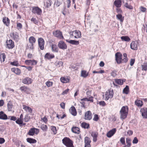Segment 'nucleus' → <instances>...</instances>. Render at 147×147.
<instances>
[{
	"mask_svg": "<svg viewBox=\"0 0 147 147\" xmlns=\"http://www.w3.org/2000/svg\"><path fill=\"white\" fill-rule=\"evenodd\" d=\"M67 42H69V43L74 45H78L79 44V42L78 41H76L74 40H69L67 39L66 40Z\"/></svg>",
	"mask_w": 147,
	"mask_h": 147,
	"instance_id": "26",
	"label": "nucleus"
},
{
	"mask_svg": "<svg viewBox=\"0 0 147 147\" xmlns=\"http://www.w3.org/2000/svg\"><path fill=\"white\" fill-rule=\"evenodd\" d=\"M30 119V117L28 115H26L25 116L24 120L25 122H28Z\"/></svg>",
	"mask_w": 147,
	"mask_h": 147,
	"instance_id": "52",
	"label": "nucleus"
},
{
	"mask_svg": "<svg viewBox=\"0 0 147 147\" xmlns=\"http://www.w3.org/2000/svg\"><path fill=\"white\" fill-rule=\"evenodd\" d=\"M84 140L85 144H90L91 142L90 139L87 137L85 138Z\"/></svg>",
	"mask_w": 147,
	"mask_h": 147,
	"instance_id": "46",
	"label": "nucleus"
},
{
	"mask_svg": "<svg viewBox=\"0 0 147 147\" xmlns=\"http://www.w3.org/2000/svg\"><path fill=\"white\" fill-rule=\"evenodd\" d=\"M8 111H12L13 110V105L11 102H9L7 104Z\"/></svg>",
	"mask_w": 147,
	"mask_h": 147,
	"instance_id": "39",
	"label": "nucleus"
},
{
	"mask_svg": "<svg viewBox=\"0 0 147 147\" xmlns=\"http://www.w3.org/2000/svg\"><path fill=\"white\" fill-rule=\"evenodd\" d=\"M58 46L60 49L63 50L66 49L67 48V45L62 40H61L59 42Z\"/></svg>",
	"mask_w": 147,
	"mask_h": 147,
	"instance_id": "11",
	"label": "nucleus"
},
{
	"mask_svg": "<svg viewBox=\"0 0 147 147\" xmlns=\"http://www.w3.org/2000/svg\"><path fill=\"white\" fill-rule=\"evenodd\" d=\"M70 112L71 113L73 116H75L77 115V112L75 107H72L70 109Z\"/></svg>",
	"mask_w": 147,
	"mask_h": 147,
	"instance_id": "25",
	"label": "nucleus"
},
{
	"mask_svg": "<svg viewBox=\"0 0 147 147\" xmlns=\"http://www.w3.org/2000/svg\"><path fill=\"white\" fill-rule=\"evenodd\" d=\"M3 22L4 24L8 26L9 24V20L8 18L4 17L3 19Z\"/></svg>",
	"mask_w": 147,
	"mask_h": 147,
	"instance_id": "28",
	"label": "nucleus"
},
{
	"mask_svg": "<svg viewBox=\"0 0 147 147\" xmlns=\"http://www.w3.org/2000/svg\"><path fill=\"white\" fill-rule=\"evenodd\" d=\"M52 51L53 52H58V48L56 45H52L51 46Z\"/></svg>",
	"mask_w": 147,
	"mask_h": 147,
	"instance_id": "32",
	"label": "nucleus"
},
{
	"mask_svg": "<svg viewBox=\"0 0 147 147\" xmlns=\"http://www.w3.org/2000/svg\"><path fill=\"white\" fill-rule=\"evenodd\" d=\"M11 70L12 72H13L17 75H19L21 73L20 70L18 68H12Z\"/></svg>",
	"mask_w": 147,
	"mask_h": 147,
	"instance_id": "21",
	"label": "nucleus"
},
{
	"mask_svg": "<svg viewBox=\"0 0 147 147\" xmlns=\"http://www.w3.org/2000/svg\"><path fill=\"white\" fill-rule=\"evenodd\" d=\"M138 140L137 138L135 137L134 138V139L132 141V143L134 144H136L138 142Z\"/></svg>",
	"mask_w": 147,
	"mask_h": 147,
	"instance_id": "60",
	"label": "nucleus"
},
{
	"mask_svg": "<svg viewBox=\"0 0 147 147\" xmlns=\"http://www.w3.org/2000/svg\"><path fill=\"white\" fill-rule=\"evenodd\" d=\"M16 122L18 124L22 125L23 123V121L19 118L17 120L16 119Z\"/></svg>",
	"mask_w": 147,
	"mask_h": 147,
	"instance_id": "50",
	"label": "nucleus"
},
{
	"mask_svg": "<svg viewBox=\"0 0 147 147\" xmlns=\"http://www.w3.org/2000/svg\"><path fill=\"white\" fill-rule=\"evenodd\" d=\"M26 140L30 144L36 143L37 142L36 140L30 138H27Z\"/></svg>",
	"mask_w": 147,
	"mask_h": 147,
	"instance_id": "35",
	"label": "nucleus"
},
{
	"mask_svg": "<svg viewBox=\"0 0 147 147\" xmlns=\"http://www.w3.org/2000/svg\"><path fill=\"white\" fill-rule=\"evenodd\" d=\"M116 61L118 64H120L122 63V54L119 52L115 54Z\"/></svg>",
	"mask_w": 147,
	"mask_h": 147,
	"instance_id": "6",
	"label": "nucleus"
},
{
	"mask_svg": "<svg viewBox=\"0 0 147 147\" xmlns=\"http://www.w3.org/2000/svg\"><path fill=\"white\" fill-rule=\"evenodd\" d=\"M32 82V79L29 77L25 78L22 81V82L23 83L28 85L31 84Z\"/></svg>",
	"mask_w": 147,
	"mask_h": 147,
	"instance_id": "12",
	"label": "nucleus"
},
{
	"mask_svg": "<svg viewBox=\"0 0 147 147\" xmlns=\"http://www.w3.org/2000/svg\"><path fill=\"white\" fill-rule=\"evenodd\" d=\"M38 44L39 48L42 50L44 49L45 41L42 38H40L38 40Z\"/></svg>",
	"mask_w": 147,
	"mask_h": 147,
	"instance_id": "9",
	"label": "nucleus"
},
{
	"mask_svg": "<svg viewBox=\"0 0 147 147\" xmlns=\"http://www.w3.org/2000/svg\"><path fill=\"white\" fill-rule=\"evenodd\" d=\"M135 104L138 107H141L143 105V101L139 99H137L135 102Z\"/></svg>",
	"mask_w": 147,
	"mask_h": 147,
	"instance_id": "20",
	"label": "nucleus"
},
{
	"mask_svg": "<svg viewBox=\"0 0 147 147\" xmlns=\"http://www.w3.org/2000/svg\"><path fill=\"white\" fill-rule=\"evenodd\" d=\"M25 62L26 64L29 65H36L37 63L36 61L34 60H26L25 61Z\"/></svg>",
	"mask_w": 147,
	"mask_h": 147,
	"instance_id": "17",
	"label": "nucleus"
},
{
	"mask_svg": "<svg viewBox=\"0 0 147 147\" xmlns=\"http://www.w3.org/2000/svg\"><path fill=\"white\" fill-rule=\"evenodd\" d=\"M70 37H74L75 38H78L82 37L81 32L79 30H75L69 32Z\"/></svg>",
	"mask_w": 147,
	"mask_h": 147,
	"instance_id": "3",
	"label": "nucleus"
},
{
	"mask_svg": "<svg viewBox=\"0 0 147 147\" xmlns=\"http://www.w3.org/2000/svg\"><path fill=\"white\" fill-rule=\"evenodd\" d=\"M31 21L35 24L37 25L38 24V20L36 18L32 17L31 19Z\"/></svg>",
	"mask_w": 147,
	"mask_h": 147,
	"instance_id": "45",
	"label": "nucleus"
},
{
	"mask_svg": "<svg viewBox=\"0 0 147 147\" xmlns=\"http://www.w3.org/2000/svg\"><path fill=\"white\" fill-rule=\"evenodd\" d=\"M114 4L117 7H120L122 4L121 0H115L114 2Z\"/></svg>",
	"mask_w": 147,
	"mask_h": 147,
	"instance_id": "27",
	"label": "nucleus"
},
{
	"mask_svg": "<svg viewBox=\"0 0 147 147\" xmlns=\"http://www.w3.org/2000/svg\"><path fill=\"white\" fill-rule=\"evenodd\" d=\"M99 119L98 115L97 114H95L94 115L93 120L96 121H97Z\"/></svg>",
	"mask_w": 147,
	"mask_h": 147,
	"instance_id": "61",
	"label": "nucleus"
},
{
	"mask_svg": "<svg viewBox=\"0 0 147 147\" xmlns=\"http://www.w3.org/2000/svg\"><path fill=\"white\" fill-rule=\"evenodd\" d=\"M116 131L115 128H113L109 131L107 134V136L108 138H111L115 133Z\"/></svg>",
	"mask_w": 147,
	"mask_h": 147,
	"instance_id": "19",
	"label": "nucleus"
},
{
	"mask_svg": "<svg viewBox=\"0 0 147 147\" xmlns=\"http://www.w3.org/2000/svg\"><path fill=\"white\" fill-rule=\"evenodd\" d=\"M124 6L127 8L130 9H133V7L130 5L129 4L128 2L125 3Z\"/></svg>",
	"mask_w": 147,
	"mask_h": 147,
	"instance_id": "44",
	"label": "nucleus"
},
{
	"mask_svg": "<svg viewBox=\"0 0 147 147\" xmlns=\"http://www.w3.org/2000/svg\"><path fill=\"white\" fill-rule=\"evenodd\" d=\"M88 75V73L85 70H82L81 72V76L84 78H86Z\"/></svg>",
	"mask_w": 147,
	"mask_h": 147,
	"instance_id": "33",
	"label": "nucleus"
},
{
	"mask_svg": "<svg viewBox=\"0 0 147 147\" xmlns=\"http://www.w3.org/2000/svg\"><path fill=\"white\" fill-rule=\"evenodd\" d=\"M63 64V62L61 61H57L55 63V65L58 67H59L60 66H62Z\"/></svg>",
	"mask_w": 147,
	"mask_h": 147,
	"instance_id": "47",
	"label": "nucleus"
},
{
	"mask_svg": "<svg viewBox=\"0 0 147 147\" xmlns=\"http://www.w3.org/2000/svg\"><path fill=\"white\" fill-rule=\"evenodd\" d=\"M51 129L53 131L54 134H55L57 132V130L55 127L51 126Z\"/></svg>",
	"mask_w": 147,
	"mask_h": 147,
	"instance_id": "51",
	"label": "nucleus"
},
{
	"mask_svg": "<svg viewBox=\"0 0 147 147\" xmlns=\"http://www.w3.org/2000/svg\"><path fill=\"white\" fill-rule=\"evenodd\" d=\"M140 112L143 118H147V108L143 107L141 109Z\"/></svg>",
	"mask_w": 147,
	"mask_h": 147,
	"instance_id": "10",
	"label": "nucleus"
},
{
	"mask_svg": "<svg viewBox=\"0 0 147 147\" xmlns=\"http://www.w3.org/2000/svg\"><path fill=\"white\" fill-rule=\"evenodd\" d=\"M128 111V108L127 106H123L120 111V118L124 119L127 116Z\"/></svg>",
	"mask_w": 147,
	"mask_h": 147,
	"instance_id": "1",
	"label": "nucleus"
},
{
	"mask_svg": "<svg viewBox=\"0 0 147 147\" xmlns=\"http://www.w3.org/2000/svg\"><path fill=\"white\" fill-rule=\"evenodd\" d=\"M6 45L7 47L9 49L13 48L14 47L13 42L11 40L6 41Z\"/></svg>",
	"mask_w": 147,
	"mask_h": 147,
	"instance_id": "15",
	"label": "nucleus"
},
{
	"mask_svg": "<svg viewBox=\"0 0 147 147\" xmlns=\"http://www.w3.org/2000/svg\"><path fill=\"white\" fill-rule=\"evenodd\" d=\"M111 75L113 77H115L117 75V71L115 70L113 71L111 73Z\"/></svg>",
	"mask_w": 147,
	"mask_h": 147,
	"instance_id": "57",
	"label": "nucleus"
},
{
	"mask_svg": "<svg viewBox=\"0 0 147 147\" xmlns=\"http://www.w3.org/2000/svg\"><path fill=\"white\" fill-rule=\"evenodd\" d=\"M115 83L118 84L122 85L123 84V81L121 79H115Z\"/></svg>",
	"mask_w": 147,
	"mask_h": 147,
	"instance_id": "37",
	"label": "nucleus"
},
{
	"mask_svg": "<svg viewBox=\"0 0 147 147\" xmlns=\"http://www.w3.org/2000/svg\"><path fill=\"white\" fill-rule=\"evenodd\" d=\"M52 3V2L51 0H47L46 2V6L47 7H49L51 6Z\"/></svg>",
	"mask_w": 147,
	"mask_h": 147,
	"instance_id": "48",
	"label": "nucleus"
},
{
	"mask_svg": "<svg viewBox=\"0 0 147 147\" xmlns=\"http://www.w3.org/2000/svg\"><path fill=\"white\" fill-rule=\"evenodd\" d=\"M41 128L43 130L46 131L47 129V126L46 125H42Z\"/></svg>",
	"mask_w": 147,
	"mask_h": 147,
	"instance_id": "62",
	"label": "nucleus"
},
{
	"mask_svg": "<svg viewBox=\"0 0 147 147\" xmlns=\"http://www.w3.org/2000/svg\"><path fill=\"white\" fill-rule=\"evenodd\" d=\"M46 84L47 86L49 87L50 86H52L53 83L52 82L48 81L47 82H46L45 83Z\"/></svg>",
	"mask_w": 147,
	"mask_h": 147,
	"instance_id": "54",
	"label": "nucleus"
},
{
	"mask_svg": "<svg viewBox=\"0 0 147 147\" xmlns=\"http://www.w3.org/2000/svg\"><path fill=\"white\" fill-rule=\"evenodd\" d=\"M5 129L3 125L0 126V133H3Z\"/></svg>",
	"mask_w": 147,
	"mask_h": 147,
	"instance_id": "63",
	"label": "nucleus"
},
{
	"mask_svg": "<svg viewBox=\"0 0 147 147\" xmlns=\"http://www.w3.org/2000/svg\"><path fill=\"white\" fill-rule=\"evenodd\" d=\"M92 114L91 111H88L86 112L85 114L84 119L87 120H90L92 118Z\"/></svg>",
	"mask_w": 147,
	"mask_h": 147,
	"instance_id": "16",
	"label": "nucleus"
},
{
	"mask_svg": "<svg viewBox=\"0 0 147 147\" xmlns=\"http://www.w3.org/2000/svg\"><path fill=\"white\" fill-rule=\"evenodd\" d=\"M8 119H10L11 120L15 121L17 119V118L14 116H9Z\"/></svg>",
	"mask_w": 147,
	"mask_h": 147,
	"instance_id": "53",
	"label": "nucleus"
},
{
	"mask_svg": "<svg viewBox=\"0 0 147 147\" xmlns=\"http://www.w3.org/2000/svg\"><path fill=\"white\" fill-rule=\"evenodd\" d=\"M5 58V54L3 53L0 54V61L1 62H4Z\"/></svg>",
	"mask_w": 147,
	"mask_h": 147,
	"instance_id": "42",
	"label": "nucleus"
},
{
	"mask_svg": "<svg viewBox=\"0 0 147 147\" xmlns=\"http://www.w3.org/2000/svg\"><path fill=\"white\" fill-rule=\"evenodd\" d=\"M71 130L73 133L78 134H79L80 132V129L77 127H73L71 129Z\"/></svg>",
	"mask_w": 147,
	"mask_h": 147,
	"instance_id": "29",
	"label": "nucleus"
},
{
	"mask_svg": "<svg viewBox=\"0 0 147 147\" xmlns=\"http://www.w3.org/2000/svg\"><path fill=\"white\" fill-rule=\"evenodd\" d=\"M20 89L22 91L24 92L27 94H29L31 91L30 89L29 88L25 86L20 87Z\"/></svg>",
	"mask_w": 147,
	"mask_h": 147,
	"instance_id": "14",
	"label": "nucleus"
},
{
	"mask_svg": "<svg viewBox=\"0 0 147 147\" xmlns=\"http://www.w3.org/2000/svg\"><path fill=\"white\" fill-rule=\"evenodd\" d=\"M129 91V86H126L124 88L123 90V92L124 93L126 94H128Z\"/></svg>",
	"mask_w": 147,
	"mask_h": 147,
	"instance_id": "43",
	"label": "nucleus"
},
{
	"mask_svg": "<svg viewBox=\"0 0 147 147\" xmlns=\"http://www.w3.org/2000/svg\"><path fill=\"white\" fill-rule=\"evenodd\" d=\"M32 12L34 14H36L38 15H40L42 13L41 9L38 7H34L33 8Z\"/></svg>",
	"mask_w": 147,
	"mask_h": 147,
	"instance_id": "8",
	"label": "nucleus"
},
{
	"mask_svg": "<svg viewBox=\"0 0 147 147\" xmlns=\"http://www.w3.org/2000/svg\"><path fill=\"white\" fill-rule=\"evenodd\" d=\"M117 19L119 20L121 22H122L124 20V17L121 14H118L116 15Z\"/></svg>",
	"mask_w": 147,
	"mask_h": 147,
	"instance_id": "30",
	"label": "nucleus"
},
{
	"mask_svg": "<svg viewBox=\"0 0 147 147\" xmlns=\"http://www.w3.org/2000/svg\"><path fill=\"white\" fill-rule=\"evenodd\" d=\"M131 140L129 138H126V143L127 144L126 145H125V146H126V147H130L131 145Z\"/></svg>",
	"mask_w": 147,
	"mask_h": 147,
	"instance_id": "36",
	"label": "nucleus"
},
{
	"mask_svg": "<svg viewBox=\"0 0 147 147\" xmlns=\"http://www.w3.org/2000/svg\"><path fill=\"white\" fill-rule=\"evenodd\" d=\"M22 25L20 23H18L17 24V27L18 30L21 29L22 28Z\"/></svg>",
	"mask_w": 147,
	"mask_h": 147,
	"instance_id": "59",
	"label": "nucleus"
},
{
	"mask_svg": "<svg viewBox=\"0 0 147 147\" xmlns=\"http://www.w3.org/2000/svg\"><path fill=\"white\" fill-rule=\"evenodd\" d=\"M98 134L96 131H92L91 133V135L93 137V141L94 142H96L97 141V138Z\"/></svg>",
	"mask_w": 147,
	"mask_h": 147,
	"instance_id": "24",
	"label": "nucleus"
},
{
	"mask_svg": "<svg viewBox=\"0 0 147 147\" xmlns=\"http://www.w3.org/2000/svg\"><path fill=\"white\" fill-rule=\"evenodd\" d=\"M54 36L60 39H64V38L62 35V32L59 30H57L53 32Z\"/></svg>",
	"mask_w": 147,
	"mask_h": 147,
	"instance_id": "5",
	"label": "nucleus"
},
{
	"mask_svg": "<svg viewBox=\"0 0 147 147\" xmlns=\"http://www.w3.org/2000/svg\"><path fill=\"white\" fill-rule=\"evenodd\" d=\"M113 95V90L109 89L105 93V100H108L110 98H112Z\"/></svg>",
	"mask_w": 147,
	"mask_h": 147,
	"instance_id": "4",
	"label": "nucleus"
},
{
	"mask_svg": "<svg viewBox=\"0 0 147 147\" xmlns=\"http://www.w3.org/2000/svg\"><path fill=\"white\" fill-rule=\"evenodd\" d=\"M10 64L16 66H18L19 65V64L17 61H14L13 62H11Z\"/></svg>",
	"mask_w": 147,
	"mask_h": 147,
	"instance_id": "55",
	"label": "nucleus"
},
{
	"mask_svg": "<svg viewBox=\"0 0 147 147\" xmlns=\"http://www.w3.org/2000/svg\"><path fill=\"white\" fill-rule=\"evenodd\" d=\"M10 35L13 39L15 41L18 42L19 40V34L17 32H15L11 33Z\"/></svg>",
	"mask_w": 147,
	"mask_h": 147,
	"instance_id": "13",
	"label": "nucleus"
},
{
	"mask_svg": "<svg viewBox=\"0 0 147 147\" xmlns=\"http://www.w3.org/2000/svg\"><path fill=\"white\" fill-rule=\"evenodd\" d=\"M120 141L122 144L123 145H125V142L124 138L121 137L120 139Z\"/></svg>",
	"mask_w": 147,
	"mask_h": 147,
	"instance_id": "58",
	"label": "nucleus"
},
{
	"mask_svg": "<svg viewBox=\"0 0 147 147\" xmlns=\"http://www.w3.org/2000/svg\"><path fill=\"white\" fill-rule=\"evenodd\" d=\"M81 126L82 128L85 129H88L89 127V124L84 122L82 123Z\"/></svg>",
	"mask_w": 147,
	"mask_h": 147,
	"instance_id": "38",
	"label": "nucleus"
},
{
	"mask_svg": "<svg viewBox=\"0 0 147 147\" xmlns=\"http://www.w3.org/2000/svg\"><path fill=\"white\" fill-rule=\"evenodd\" d=\"M63 143L67 147H74L73 142L69 138L65 137L62 140Z\"/></svg>",
	"mask_w": 147,
	"mask_h": 147,
	"instance_id": "2",
	"label": "nucleus"
},
{
	"mask_svg": "<svg viewBox=\"0 0 147 147\" xmlns=\"http://www.w3.org/2000/svg\"><path fill=\"white\" fill-rule=\"evenodd\" d=\"M29 41L30 44H33L36 41L35 38L32 36L30 37L29 38Z\"/></svg>",
	"mask_w": 147,
	"mask_h": 147,
	"instance_id": "40",
	"label": "nucleus"
},
{
	"mask_svg": "<svg viewBox=\"0 0 147 147\" xmlns=\"http://www.w3.org/2000/svg\"><path fill=\"white\" fill-rule=\"evenodd\" d=\"M99 104L100 106H104L106 105L105 102L104 101H102L99 102Z\"/></svg>",
	"mask_w": 147,
	"mask_h": 147,
	"instance_id": "64",
	"label": "nucleus"
},
{
	"mask_svg": "<svg viewBox=\"0 0 147 147\" xmlns=\"http://www.w3.org/2000/svg\"><path fill=\"white\" fill-rule=\"evenodd\" d=\"M142 70L147 71V63H144L142 65Z\"/></svg>",
	"mask_w": 147,
	"mask_h": 147,
	"instance_id": "49",
	"label": "nucleus"
},
{
	"mask_svg": "<svg viewBox=\"0 0 147 147\" xmlns=\"http://www.w3.org/2000/svg\"><path fill=\"white\" fill-rule=\"evenodd\" d=\"M87 99H88V101H89L91 102H93V97L91 96L89 97V96H87Z\"/></svg>",
	"mask_w": 147,
	"mask_h": 147,
	"instance_id": "56",
	"label": "nucleus"
},
{
	"mask_svg": "<svg viewBox=\"0 0 147 147\" xmlns=\"http://www.w3.org/2000/svg\"><path fill=\"white\" fill-rule=\"evenodd\" d=\"M0 119L3 120H6L8 119L7 115L3 111L0 112Z\"/></svg>",
	"mask_w": 147,
	"mask_h": 147,
	"instance_id": "23",
	"label": "nucleus"
},
{
	"mask_svg": "<svg viewBox=\"0 0 147 147\" xmlns=\"http://www.w3.org/2000/svg\"><path fill=\"white\" fill-rule=\"evenodd\" d=\"M44 57L45 59H50L54 58L55 56L53 54H51L49 53H47L45 54Z\"/></svg>",
	"mask_w": 147,
	"mask_h": 147,
	"instance_id": "22",
	"label": "nucleus"
},
{
	"mask_svg": "<svg viewBox=\"0 0 147 147\" xmlns=\"http://www.w3.org/2000/svg\"><path fill=\"white\" fill-rule=\"evenodd\" d=\"M23 109L26 111H28L31 114L32 112V109L29 107L26 106L25 105H23Z\"/></svg>",
	"mask_w": 147,
	"mask_h": 147,
	"instance_id": "31",
	"label": "nucleus"
},
{
	"mask_svg": "<svg viewBox=\"0 0 147 147\" xmlns=\"http://www.w3.org/2000/svg\"><path fill=\"white\" fill-rule=\"evenodd\" d=\"M39 130L38 129L35 128H31L28 132V134L30 136H33L34 134H37L39 132Z\"/></svg>",
	"mask_w": 147,
	"mask_h": 147,
	"instance_id": "7",
	"label": "nucleus"
},
{
	"mask_svg": "<svg viewBox=\"0 0 147 147\" xmlns=\"http://www.w3.org/2000/svg\"><path fill=\"white\" fill-rule=\"evenodd\" d=\"M60 80L63 83H67L69 82V80L68 78L62 77L60 78Z\"/></svg>",
	"mask_w": 147,
	"mask_h": 147,
	"instance_id": "41",
	"label": "nucleus"
},
{
	"mask_svg": "<svg viewBox=\"0 0 147 147\" xmlns=\"http://www.w3.org/2000/svg\"><path fill=\"white\" fill-rule=\"evenodd\" d=\"M121 38L123 41L129 42L130 40V38L127 36H122L121 37Z\"/></svg>",
	"mask_w": 147,
	"mask_h": 147,
	"instance_id": "34",
	"label": "nucleus"
},
{
	"mask_svg": "<svg viewBox=\"0 0 147 147\" xmlns=\"http://www.w3.org/2000/svg\"><path fill=\"white\" fill-rule=\"evenodd\" d=\"M138 43L136 41H133L130 44L131 48L133 50H136L138 49Z\"/></svg>",
	"mask_w": 147,
	"mask_h": 147,
	"instance_id": "18",
	"label": "nucleus"
}]
</instances>
